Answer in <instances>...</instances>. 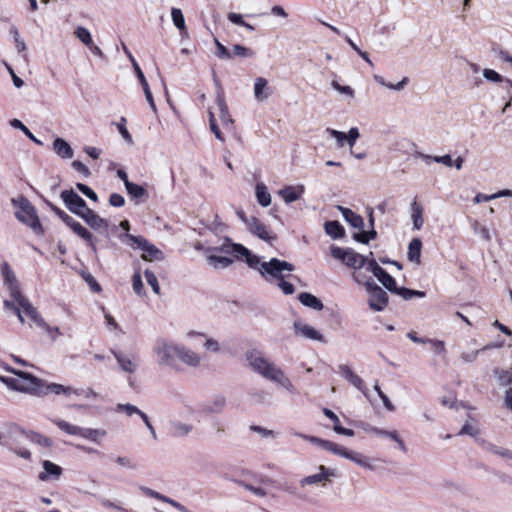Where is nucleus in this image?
<instances>
[{
	"label": "nucleus",
	"mask_w": 512,
	"mask_h": 512,
	"mask_svg": "<svg viewBox=\"0 0 512 512\" xmlns=\"http://www.w3.org/2000/svg\"><path fill=\"white\" fill-rule=\"evenodd\" d=\"M246 359L249 366L264 378L277 383L289 392L295 391L294 385L283 370L265 358L261 352L249 351L246 353Z\"/></svg>",
	"instance_id": "nucleus-1"
},
{
	"label": "nucleus",
	"mask_w": 512,
	"mask_h": 512,
	"mask_svg": "<svg viewBox=\"0 0 512 512\" xmlns=\"http://www.w3.org/2000/svg\"><path fill=\"white\" fill-rule=\"evenodd\" d=\"M3 307L6 312L14 314L21 324L25 323V314L37 327L44 326V318L30 300L21 295L14 300H4Z\"/></svg>",
	"instance_id": "nucleus-2"
},
{
	"label": "nucleus",
	"mask_w": 512,
	"mask_h": 512,
	"mask_svg": "<svg viewBox=\"0 0 512 512\" xmlns=\"http://www.w3.org/2000/svg\"><path fill=\"white\" fill-rule=\"evenodd\" d=\"M120 238L131 248L141 249L143 251L142 259L145 261H162L164 259L163 252L142 236H134L129 233H124Z\"/></svg>",
	"instance_id": "nucleus-3"
},
{
	"label": "nucleus",
	"mask_w": 512,
	"mask_h": 512,
	"mask_svg": "<svg viewBox=\"0 0 512 512\" xmlns=\"http://www.w3.org/2000/svg\"><path fill=\"white\" fill-rule=\"evenodd\" d=\"M13 204L18 208L15 216L19 221L27 224L36 233L43 232L36 210L26 197H18L13 200Z\"/></svg>",
	"instance_id": "nucleus-4"
},
{
	"label": "nucleus",
	"mask_w": 512,
	"mask_h": 512,
	"mask_svg": "<svg viewBox=\"0 0 512 512\" xmlns=\"http://www.w3.org/2000/svg\"><path fill=\"white\" fill-rule=\"evenodd\" d=\"M294 269L295 267L293 264L277 258H272L269 261L262 262L258 272L267 282H273L275 280L279 282L282 279H285V271L291 273Z\"/></svg>",
	"instance_id": "nucleus-5"
},
{
	"label": "nucleus",
	"mask_w": 512,
	"mask_h": 512,
	"mask_svg": "<svg viewBox=\"0 0 512 512\" xmlns=\"http://www.w3.org/2000/svg\"><path fill=\"white\" fill-rule=\"evenodd\" d=\"M209 250L220 251L226 254H233L238 259L245 258L248 266L252 269H256L257 271L260 267V264H262L258 256L253 255L250 250L241 244L231 243L228 238L224 239V242L220 247L210 248Z\"/></svg>",
	"instance_id": "nucleus-6"
},
{
	"label": "nucleus",
	"mask_w": 512,
	"mask_h": 512,
	"mask_svg": "<svg viewBox=\"0 0 512 512\" xmlns=\"http://www.w3.org/2000/svg\"><path fill=\"white\" fill-rule=\"evenodd\" d=\"M180 345L168 341L165 338H158L154 344L153 352L157 356L158 364L161 366L174 367Z\"/></svg>",
	"instance_id": "nucleus-7"
},
{
	"label": "nucleus",
	"mask_w": 512,
	"mask_h": 512,
	"mask_svg": "<svg viewBox=\"0 0 512 512\" xmlns=\"http://www.w3.org/2000/svg\"><path fill=\"white\" fill-rule=\"evenodd\" d=\"M374 275L381 284L390 292L401 296L404 300H410L413 297L424 298L426 293L424 291L412 290L406 287H397L395 279L386 272L383 268L377 270Z\"/></svg>",
	"instance_id": "nucleus-8"
},
{
	"label": "nucleus",
	"mask_w": 512,
	"mask_h": 512,
	"mask_svg": "<svg viewBox=\"0 0 512 512\" xmlns=\"http://www.w3.org/2000/svg\"><path fill=\"white\" fill-rule=\"evenodd\" d=\"M52 422L63 432L73 436H80L93 442H99L106 435L101 429L82 428L62 419H53Z\"/></svg>",
	"instance_id": "nucleus-9"
},
{
	"label": "nucleus",
	"mask_w": 512,
	"mask_h": 512,
	"mask_svg": "<svg viewBox=\"0 0 512 512\" xmlns=\"http://www.w3.org/2000/svg\"><path fill=\"white\" fill-rule=\"evenodd\" d=\"M323 449H325L333 454H336V455L342 456L346 459H349L352 462L356 463L357 465H359L360 467H363L365 469H368V470L375 469V465L373 464L372 460L370 458H368L367 456H365L361 453H358V452H354L352 450H348L345 447L340 446L332 441L327 440V442L324 443Z\"/></svg>",
	"instance_id": "nucleus-10"
},
{
	"label": "nucleus",
	"mask_w": 512,
	"mask_h": 512,
	"mask_svg": "<svg viewBox=\"0 0 512 512\" xmlns=\"http://www.w3.org/2000/svg\"><path fill=\"white\" fill-rule=\"evenodd\" d=\"M17 375L18 378L0 377V380L9 388L26 393L35 391L40 383L39 379L29 373L19 372Z\"/></svg>",
	"instance_id": "nucleus-11"
},
{
	"label": "nucleus",
	"mask_w": 512,
	"mask_h": 512,
	"mask_svg": "<svg viewBox=\"0 0 512 512\" xmlns=\"http://www.w3.org/2000/svg\"><path fill=\"white\" fill-rule=\"evenodd\" d=\"M331 255L338 260H341L345 265L354 269L362 268L366 265L367 258L353 249H343L337 246H331Z\"/></svg>",
	"instance_id": "nucleus-12"
},
{
	"label": "nucleus",
	"mask_w": 512,
	"mask_h": 512,
	"mask_svg": "<svg viewBox=\"0 0 512 512\" xmlns=\"http://www.w3.org/2000/svg\"><path fill=\"white\" fill-rule=\"evenodd\" d=\"M365 288L369 294V307L374 311H383L388 304L387 293L372 279L365 282Z\"/></svg>",
	"instance_id": "nucleus-13"
},
{
	"label": "nucleus",
	"mask_w": 512,
	"mask_h": 512,
	"mask_svg": "<svg viewBox=\"0 0 512 512\" xmlns=\"http://www.w3.org/2000/svg\"><path fill=\"white\" fill-rule=\"evenodd\" d=\"M213 80L214 84L216 86V104L219 107V117L222 121V124L226 128H232L234 124V120L232 119L227 103L225 101L224 91L223 88L219 82V80L216 77L215 72H213Z\"/></svg>",
	"instance_id": "nucleus-14"
},
{
	"label": "nucleus",
	"mask_w": 512,
	"mask_h": 512,
	"mask_svg": "<svg viewBox=\"0 0 512 512\" xmlns=\"http://www.w3.org/2000/svg\"><path fill=\"white\" fill-rule=\"evenodd\" d=\"M60 196L67 209L79 217H82L85 214L84 211L89 209L85 200L72 189L62 191Z\"/></svg>",
	"instance_id": "nucleus-15"
},
{
	"label": "nucleus",
	"mask_w": 512,
	"mask_h": 512,
	"mask_svg": "<svg viewBox=\"0 0 512 512\" xmlns=\"http://www.w3.org/2000/svg\"><path fill=\"white\" fill-rule=\"evenodd\" d=\"M120 370L127 374H134L139 367V357L134 353H125L121 350H111Z\"/></svg>",
	"instance_id": "nucleus-16"
},
{
	"label": "nucleus",
	"mask_w": 512,
	"mask_h": 512,
	"mask_svg": "<svg viewBox=\"0 0 512 512\" xmlns=\"http://www.w3.org/2000/svg\"><path fill=\"white\" fill-rule=\"evenodd\" d=\"M336 476L333 469L327 468L324 465L318 467V473L306 476L300 480L302 487L307 485H321L325 486L331 479Z\"/></svg>",
	"instance_id": "nucleus-17"
},
{
	"label": "nucleus",
	"mask_w": 512,
	"mask_h": 512,
	"mask_svg": "<svg viewBox=\"0 0 512 512\" xmlns=\"http://www.w3.org/2000/svg\"><path fill=\"white\" fill-rule=\"evenodd\" d=\"M1 274L4 279V284L6 285L9 295L11 297L10 300H14L15 298L23 295L20 290V285L15 276V273L13 272L8 263L5 262L1 265Z\"/></svg>",
	"instance_id": "nucleus-18"
},
{
	"label": "nucleus",
	"mask_w": 512,
	"mask_h": 512,
	"mask_svg": "<svg viewBox=\"0 0 512 512\" xmlns=\"http://www.w3.org/2000/svg\"><path fill=\"white\" fill-rule=\"evenodd\" d=\"M85 214L82 215V219L90 226L92 229L96 231H101L104 233H108L109 222L108 220L100 217L96 214L92 209H88L84 211Z\"/></svg>",
	"instance_id": "nucleus-19"
},
{
	"label": "nucleus",
	"mask_w": 512,
	"mask_h": 512,
	"mask_svg": "<svg viewBox=\"0 0 512 512\" xmlns=\"http://www.w3.org/2000/svg\"><path fill=\"white\" fill-rule=\"evenodd\" d=\"M338 372L348 381L350 382L355 388H357L359 391H361L365 396H367V388L364 384V381L360 376L355 374L352 369L346 365L341 364L338 366Z\"/></svg>",
	"instance_id": "nucleus-20"
},
{
	"label": "nucleus",
	"mask_w": 512,
	"mask_h": 512,
	"mask_svg": "<svg viewBox=\"0 0 512 512\" xmlns=\"http://www.w3.org/2000/svg\"><path fill=\"white\" fill-rule=\"evenodd\" d=\"M294 328L297 335H300L310 340H315L323 343L326 342L324 336L318 330H316L315 328L306 323L297 321L294 323Z\"/></svg>",
	"instance_id": "nucleus-21"
},
{
	"label": "nucleus",
	"mask_w": 512,
	"mask_h": 512,
	"mask_svg": "<svg viewBox=\"0 0 512 512\" xmlns=\"http://www.w3.org/2000/svg\"><path fill=\"white\" fill-rule=\"evenodd\" d=\"M177 359H179L183 364L193 368L198 367L202 361L200 354L182 345H180Z\"/></svg>",
	"instance_id": "nucleus-22"
},
{
	"label": "nucleus",
	"mask_w": 512,
	"mask_h": 512,
	"mask_svg": "<svg viewBox=\"0 0 512 512\" xmlns=\"http://www.w3.org/2000/svg\"><path fill=\"white\" fill-rule=\"evenodd\" d=\"M248 229L251 233L259 237L260 239L271 242L276 237L266 229V226L262 224L256 217H251L248 222Z\"/></svg>",
	"instance_id": "nucleus-23"
},
{
	"label": "nucleus",
	"mask_w": 512,
	"mask_h": 512,
	"mask_svg": "<svg viewBox=\"0 0 512 512\" xmlns=\"http://www.w3.org/2000/svg\"><path fill=\"white\" fill-rule=\"evenodd\" d=\"M304 191L305 188L303 185L285 186L278 191V195L285 201V203L290 204L300 199L304 194Z\"/></svg>",
	"instance_id": "nucleus-24"
},
{
	"label": "nucleus",
	"mask_w": 512,
	"mask_h": 512,
	"mask_svg": "<svg viewBox=\"0 0 512 512\" xmlns=\"http://www.w3.org/2000/svg\"><path fill=\"white\" fill-rule=\"evenodd\" d=\"M272 94V89L268 85V81L263 77H258L254 83V96L258 101H265Z\"/></svg>",
	"instance_id": "nucleus-25"
},
{
	"label": "nucleus",
	"mask_w": 512,
	"mask_h": 512,
	"mask_svg": "<svg viewBox=\"0 0 512 512\" xmlns=\"http://www.w3.org/2000/svg\"><path fill=\"white\" fill-rule=\"evenodd\" d=\"M338 209L341 212L345 221L348 222L353 228L359 230H362L364 228V220L359 214H356L351 209L345 208L343 206H338Z\"/></svg>",
	"instance_id": "nucleus-26"
},
{
	"label": "nucleus",
	"mask_w": 512,
	"mask_h": 512,
	"mask_svg": "<svg viewBox=\"0 0 512 512\" xmlns=\"http://www.w3.org/2000/svg\"><path fill=\"white\" fill-rule=\"evenodd\" d=\"M44 471L39 474L41 481H47L50 477L58 479L62 474V468L49 460L43 461Z\"/></svg>",
	"instance_id": "nucleus-27"
},
{
	"label": "nucleus",
	"mask_w": 512,
	"mask_h": 512,
	"mask_svg": "<svg viewBox=\"0 0 512 512\" xmlns=\"http://www.w3.org/2000/svg\"><path fill=\"white\" fill-rule=\"evenodd\" d=\"M75 234H77L80 238H82L84 241H86L91 248L94 255H97V247L95 244V239L92 235V233L86 229L84 226H82L79 222H77L74 227L71 229Z\"/></svg>",
	"instance_id": "nucleus-28"
},
{
	"label": "nucleus",
	"mask_w": 512,
	"mask_h": 512,
	"mask_svg": "<svg viewBox=\"0 0 512 512\" xmlns=\"http://www.w3.org/2000/svg\"><path fill=\"white\" fill-rule=\"evenodd\" d=\"M225 406V397L218 395L204 404L203 411L208 414H219L224 410Z\"/></svg>",
	"instance_id": "nucleus-29"
},
{
	"label": "nucleus",
	"mask_w": 512,
	"mask_h": 512,
	"mask_svg": "<svg viewBox=\"0 0 512 512\" xmlns=\"http://www.w3.org/2000/svg\"><path fill=\"white\" fill-rule=\"evenodd\" d=\"M53 150L59 157L64 159H70L74 155L69 143L62 138H56L53 141Z\"/></svg>",
	"instance_id": "nucleus-30"
},
{
	"label": "nucleus",
	"mask_w": 512,
	"mask_h": 512,
	"mask_svg": "<svg viewBox=\"0 0 512 512\" xmlns=\"http://www.w3.org/2000/svg\"><path fill=\"white\" fill-rule=\"evenodd\" d=\"M371 432L379 437H387V438L392 439L393 441H395L397 443L400 450H402L403 452L407 451L404 441L401 439V437L399 436V434L396 430L387 431L384 429H379V428L373 427L371 429Z\"/></svg>",
	"instance_id": "nucleus-31"
},
{
	"label": "nucleus",
	"mask_w": 512,
	"mask_h": 512,
	"mask_svg": "<svg viewBox=\"0 0 512 512\" xmlns=\"http://www.w3.org/2000/svg\"><path fill=\"white\" fill-rule=\"evenodd\" d=\"M421 250H422L421 240L419 238L412 239L408 245V253H407L408 260L410 262L420 264Z\"/></svg>",
	"instance_id": "nucleus-32"
},
{
	"label": "nucleus",
	"mask_w": 512,
	"mask_h": 512,
	"mask_svg": "<svg viewBox=\"0 0 512 512\" xmlns=\"http://www.w3.org/2000/svg\"><path fill=\"white\" fill-rule=\"evenodd\" d=\"M423 207L416 200L411 203V218L413 222V228L420 230L424 224L423 219Z\"/></svg>",
	"instance_id": "nucleus-33"
},
{
	"label": "nucleus",
	"mask_w": 512,
	"mask_h": 512,
	"mask_svg": "<svg viewBox=\"0 0 512 512\" xmlns=\"http://www.w3.org/2000/svg\"><path fill=\"white\" fill-rule=\"evenodd\" d=\"M298 299L301 302V304L309 308H312L316 311H320L323 309V303L316 296L310 293H300Z\"/></svg>",
	"instance_id": "nucleus-34"
},
{
	"label": "nucleus",
	"mask_w": 512,
	"mask_h": 512,
	"mask_svg": "<svg viewBox=\"0 0 512 512\" xmlns=\"http://www.w3.org/2000/svg\"><path fill=\"white\" fill-rule=\"evenodd\" d=\"M255 195L258 203L262 207H267L271 204V195L267 190V187L264 183L259 182L255 186Z\"/></svg>",
	"instance_id": "nucleus-35"
},
{
	"label": "nucleus",
	"mask_w": 512,
	"mask_h": 512,
	"mask_svg": "<svg viewBox=\"0 0 512 512\" xmlns=\"http://www.w3.org/2000/svg\"><path fill=\"white\" fill-rule=\"evenodd\" d=\"M46 389H47L48 392H51V393L56 394V395L64 394V395H67V396H70V395L80 396V390L79 389H74V388H72L70 386H64V385L57 384V383H50V384H48Z\"/></svg>",
	"instance_id": "nucleus-36"
},
{
	"label": "nucleus",
	"mask_w": 512,
	"mask_h": 512,
	"mask_svg": "<svg viewBox=\"0 0 512 512\" xmlns=\"http://www.w3.org/2000/svg\"><path fill=\"white\" fill-rule=\"evenodd\" d=\"M172 435L175 437L183 438L188 436L192 430L193 425L188 423H183L180 421H172L171 422Z\"/></svg>",
	"instance_id": "nucleus-37"
},
{
	"label": "nucleus",
	"mask_w": 512,
	"mask_h": 512,
	"mask_svg": "<svg viewBox=\"0 0 512 512\" xmlns=\"http://www.w3.org/2000/svg\"><path fill=\"white\" fill-rule=\"evenodd\" d=\"M325 232L333 239L344 236L345 230L338 221H328L325 223Z\"/></svg>",
	"instance_id": "nucleus-38"
},
{
	"label": "nucleus",
	"mask_w": 512,
	"mask_h": 512,
	"mask_svg": "<svg viewBox=\"0 0 512 512\" xmlns=\"http://www.w3.org/2000/svg\"><path fill=\"white\" fill-rule=\"evenodd\" d=\"M500 197H512V190H508V189H505V190H500L494 194H491V195H486V194H483V193H478L475 197H474V202L475 203H481V202H488L490 200H493V199H497V198H500Z\"/></svg>",
	"instance_id": "nucleus-39"
},
{
	"label": "nucleus",
	"mask_w": 512,
	"mask_h": 512,
	"mask_svg": "<svg viewBox=\"0 0 512 512\" xmlns=\"http://www.w3.org/2000/svg\"><path fill=\"white\" fill-rule=\"evenodd\" d=\"M207 262L210 266L217 269V268H226V267L230 266L233 261L228 257L209 255L207 257Z\"/></svg>",
	"instance_id": "nucleus-40"
},
{
	"label": "nucleus",
	"mask_w": 512,
	"mask_h": 512,
	"mask_svg": "<svg viewBox=\"0 0 512 512\" xmlns=\"http://www.w3.org/2000/svg\"><path fill=\"white\" fill-rule=\"evenodd\" d=\"M188 337H192V336H201V337H205L206 340L203 344V347L208 350V351H212V352H219L220 351V345L218 343V341L212 339V338H207L205 334L203 333H198V332H194V331H190L188 334H187Z\"/></svg>",
	"instance_id": "nucleus-41"
},
{
	"label": "nucleus",
	"mask_w": 512,
	"mask_h": 512,
	"mask_svg": "<svg viewBox=\"0 0 512 512\" xmlns=\"http://www.w3.org/2000/svg\"><path fill=\"white\" fill-rule=\"evenodd\" d=\"M125 188L127 190V193L133 199H141L147 195V192L144 189V187H142L136 183H133V182L128 183Z\"/></svg>",
	"instance_id": "nucleus-42"
},
{
	"label": "nucleus",
	"mask_w": 512,
	"mask_h": 512,
	"mask_svg": "<svg viewBox=\"0 0 512 512\" xmlns=\"http://www.w3.org/2000/svg\"><path fill=\"white\" fill-rule=\"evenodd\" d=\"M140 489L145 495L155 498V499H158V500H161L163 502H166V503L172 505L173 507H175V505L177 503V501H175L171 498H168L167 496L160 494L159 492L154 491L148 487H141Z\"/></svg>",
	"instance_id": "nucleus-43"
},
{
	"label": "nucleus",
	"mask_w": 512,
	"mask_h": 512,
	"mask_svg": "<svg viewBox=\"0 0 512 512\" xmlns=\"http://www.w3.org/2000/svg\"><path fill=\"white\" fill-rule=\"evenodd\" d=\"M171 16H172V20H173L174 25L180 31H185V29H186L185 19H184V15H183L182 11L180 9H178V8H172Z\"/></svg>",
	"instance_id": "nucleus-44"
},
{
	"label": "nucleus",
	"mask_w": 512,
	"mask_h": 512,
	"mask_svg": "<svg viewBox=\"0 0 512 512\" xmlns=\"http://www.w3.org/2000/svg\"><path fill=\"white\" fill-rule=\"evenodd\" d=\"M10 125L13 127V128H16V129H20L21 131L24 132V134L30 139L32 140L33 142L37 143V144H42V142L40 140H38L33 134L32 132L18 119H13L10 121Z\"/></svg>",
	"instance_id": "nucleus-45"
},
{
	"label": "nucleus",
	"mask_w": 512,
	"mask_h": 512,
	"mask_svg": "<svg viewBox=\"0 0 512 512\" xmlns=\"http://www.w3.org/2000/svg\"><path fill=\"white\" fill-rule=\"evenodd\" d=\"M116 410L117 411H123L125 412L128 416H132L134 414H137L141 417V419L143 420V415H147L146 413H144L143 411H141L140 409H138L135 405H132V404H118L117 407H116Z\"/></svg>",
	"instance_id": "nucleus-46"
},
{
	"label": "nucleus",
	"mask_w": 512,
	"mask_h": 512,
	"mask_svg": "<svg viewBox=\"0 0 512 512\" xmlns=\"http://www.w3.org/2000/svg\"><path fill=\"white\" fill-rule=\"evenodd\" d=\"M233 55L242 58H250L255 55V52L251 48L245 47L240 44H235L233 46Z\"/></svg>",
	"instance_id": "nucleus-47"
},
{
	"label": "nucleus",
	"mask_w": 512,
	"mask_h": 512,
	"mask_svg": "<svg viewBox=\"0 0 512 512\" xmlns=\"http://www.w3.org/2000/svg\"><path fill=\"white\" fill-rule=\"evenodd\" d=\"M326 133H328L330 137H332L336 140L337 145L340 148L343 147L345 143H347V135L345 132L327 128Z\"/></svg>",
	"instance_id": "nucleus-48"
},
{
	"label": "nucleus",
	"mask_w": 512,
	"mask_h": 512,
	"mask_svg": "<svg viewBox=\"0 0 512 512\" xmlns=\"http://www.w3.org/2000/svg\"><path fill=\"white\" fill-rule=\"evenodd\" d=\"M76 37L86 46L92 45V37L88 29L84 27H78L75 31Z\"/></svg>",
	"instance_id": "nucleus-49"
},
{
	"label": "nucleus",
	"mask_w": 512,
	"mask_h": 512,
	"mask_svg": "<svg viewBox=\"0 0 512 512\" xmlns=\"http://www.w3.org/2000/svg\"><path fill=\"white\" fill-rule=\"evenodd\" d=\"M208 115H209V123H210V129L214 133L215 137L220 140L224 141V137L218 128L215 120L214 113L212 112L211 108H208Z\"/></svg>",
	"instance_id": "nucleus-50"
},
{
	"label": "nucleus",
	"mask_w": 512,
	"mask_h": 512,
	"mask_svg": "<svg viewBox=\"0 0 512 512\" xmlns=\"http://www.w3.org/2000/svg\"><path fill=\"white\" fill-rule=\"evenodd\" d=\"M472 229L474 233L479 234L485 241L491 240V234L487 227L479 224L477 221H475L472 224Z\"/></svg>",
	"instance_id": "nucleus-51"
},
{
	"label": "nucleus",
	"mask_w": 512,
	"mask_h": 512,
	"mask_svg": "<svg viewBox=\"0 0 512 512\" xmlns=\"http://www.w3.org/2000/svg\"><path fill=\"white\" fill-rule=\"evenodd\" d=\"M145 278H146L147 283L151 286L153 292L156 293V294H159L160 293V286L158 284V280H157L156 275L152 271L146 270L145 271Z\"/></svg>",
	"instance_id": "nucleus-52"
},
{
	"label": "nucleus",
	"mask_w": 512,
	"mask_h": 512,
	"mask_svg": "<svg viewBox=\"0 0 512 512\" xmlns=\"http://www.w3.org/2000/svg\"><path fill=\"white\" fill-rule=\"evenodd\" d=\"M117 128H118L119 133L124 138V140L127 143L132 144L133 143V139H132L131 134L129 133V131L126 128V119L124 117H122L120 119L119 123L117 124Z\"/></svg>",
	"instance_id": "nucleus-53"
},
{
	"label": "nucleus",
	"mask_w": 512,
	"mask_h": 512,
	"mask_svg": "<svg viewBox=\"0 0 512 512\" xmlns=\"http://www.w3.org/2000/svg\"><path fill=\"white\" fill-rule=\"evenodd\" d=\"M331 86L333 87V89H335L336 91H338L339 93H341L343 95H346L350 98L354 97V90L348 85L343 86V85H340L336 80H332Z\"/></svg>",
	"instance_id": "nucleus-54"
},
{
	"label": "nucleus",
	"mask_w": 512,
	"mask_h": 512,
	"mask_svg": "<svg viewBox=\"0 0 512 512\" xmlns=\"http://www.w3.org/2000/svg\"><path fill=\"white\" fill-rule=\"evenodd\" d=\"M76 188L82 194H84L86 197H88L90 200H92L93 202H97L98 201L97 194L89 186H87V185H85L83 183H77L76 184Z\"/></svg>",
	"instance_id": "nucleus-55"
},
{
	"label": "nucleus",
	"mask_w": 512,
	"mask_h": 512,
	"mask_svg": "<svg viewBox=\"0 0 512 512\" xmlns=\"http://www.w3.org/2000/svg\"><path fill=\"white\" fill-rule=\"evenodd\" d=\"M483 77L487 81H491V82H495V83H499V82L503 81V77L498 72H496L495 70H492V69H488V68L483 70Z\"/></svg>",
	"instance_id": "nucleus-56"
},
{
	"label": "nucleus",
	"mask_w": 512,
	"mask_h": 512,
	"mask_svg": "<svg viewBox=\"0 0 512 512\" xmlns=\"http://www.w3.org/2000/svg\"><path fill=\"white\" fill-rule=\"evenodd\" d=\"M215 46H216V55L221 59H231L232 54L229 52V50L218 41V39H215Z\"/></svg>",
	"instance_id": "nucleus-57"
},
{
	"label": "nucleus",
	"mask_w": 512,
	"mask_h": 512,
	"mask_svg": "<svg viewBox=\"0 0 512 512\" xmlns=\"http://www.w3.org/2000/svg\"><path fill=\"white\" fill-rule=\"evenodd\" d=\"M132 285H133V290L135 291V293L138 294V295H142V292H143V282H142V278H141V275H140L139 272H136L133 275Z\"/></svg>",
	"instance_id": "nucleus-58"
},
{
	"label": "nucleus",
	"mask_w": 512,
	"mask_h": 512,
	"mask_svg": "<svg viewBox=\"0 0 512 512\" xmlns=\"http://www.w3.org/2000/svg\"><path fill=\"white\" fill-rule=\"evenodd\" d=\"M239 484L244 487L246 490L251 491L253 494H255L258 497H265L266 491L261 487H254L250 484H247L245 482H239Z\"/></svg>",
	"instance_id": "nucleus-59"
},
{
	"label": "nucleus",
	"mask_w": 512,
	"mask_h": 512,
	"mask_svg": "<svg viewBox=\"0 0 512 512\" xmlns=\"http://www.w3.org/2000/svg\"><path fill=\"white\" fill-rule=\"evenodd\" d=\"M109 204L113 207H122L125 204V199L118 193H112L109 197Z\"/></svg>",
	"instance_id": "nucleus-60"
},
{
	"label": "nucleus",
	"mask_w": 512,
	"mask_h": 512,
	"mask_svg": "<svg viewBox=\"0 0 512 512\" xmlns=\"http://www.w3.org/2000/svg\"><path fill=\"white\" fill-rule=\"evenodd\" d=\"M347 135V143L350 147H353L354 144L356 143L357 139L359 138L360 134H359V130L358 128L356 127H353L351 128L348 133H346Z\"/></svg>",
	"instance_id": "nucleus-61"
},
{
	"label": "nucleus",
	"mask_w": 512,
	"mask_h": 512,
	"mask_svg": "<svg viewBox=\"0 0 512 512\" xmlns=\"http://www.w3.org/2000/svg\"><path fill=\"white\" fill-rule=\"evenodd\" d=\"M72 167L78 171L79 173L83 174L85 177H88L90 176V170L88 169V167L83 164L81 161L79 160H74L72 162Z\"/></svg>",
	"instance_id": "nucleus-62"
},
{
	"label": "nucleus",
	"mask_w": 512,
	"mask_h": 512,
	"mask_svg": "<svg viewBox=\"0 0 512 512\" xmlns=\"http://www.w3.org/2000/svg\"><path fill=\"white\" fill-rule=\"evenodd\" d=\"M278 287L285 295H291L295 292L293 284L285 281L284 279L278 282Z\"/></svg>",
	"instance_id": "nucleus-63"
},
{
	"label": "nucleus",
	"mask_w": 512,
	"mask_h": 512,
	"mask_svg": "<svg viewBox=\"0 0 512 512\" xmlns=\"http://www.w3.org/2000/svg\"><path fill=\"white\" fill-rule=\"evenodd\" d=\"M479 433V430L471 425L470 423L466 422L463 427L461 428L459 435H470V436H476Z\"/></svg>",
	"instance_id": "nucleus-64"
}]
</instances>
